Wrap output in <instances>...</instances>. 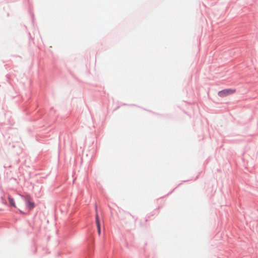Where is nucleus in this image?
Returning a JSON list of instances; mask_svg holds the SVG:
<instances>
[{"label":"nucleus","instance_id":"obj_1","mask_svg":"<svg viewBox=\"0 0 258 258\" xmlns=\"http://www.w3.org/2000/svg\"><path fill=\"white\" fill-rule=\"evenodd\" d=\"M236 90L235 89H224L218 92V95L221 97H225L228 95L232 94L235 93Z\"/></svg>","mask_w":258,"mask_h":258},{"label":"nucleus","instance_id":"obj_2","mask_svg":"<svg viewBox=\"0 0 258 258\" xmlns=\"http://www.w3.org/2000/svg\"><path fill=\"white\" fill-rule=\"evenodd\" d=\"M25 200L27 202V206L28 207L29 210L33 209L34 207V203L30 201V197L29 196L25 197Z\"/></svg>","mask_w":258,"mask_h":258},{"label":"nucleus","instance_id":"obj_3","mask_svg":"<svg viewBox=\"0 0 258 258\" xmlns=\"http://www.w3.org/2000/svg\"><path fill=\"white\" fill-rule=\"evenodd\" d=\"M95 219H96V223L97 227H99V226H101L100 225V222L99 216H98V213H97V208H96Z\"/></svg>","mask_w":258,"mask_h":258},{"label":"nucleus","instance_id":"obj_4","mask_svg":"<svg viewBox=\"0 0 258 258\" xmlns=\"http://www.w3.org/2000/svg\"><path fill=\"white\" fill-rule=\"evenodd\" d=\"M8 200H9V203H10V204L16 208V204H15V201H14V200L10 196H9L8 197Z\"/></svg>","mask_w":258,"mask_h":258},{"label":"nucleus","instance_id":"obj_5","mask_svg":"<svg viewBox=\"0 0 258 258\" xmlns=\"http://www.w3.org/2000/svg\"><path fill=\"white\" fill-rule=\"evenodd\" d=\"M97 227L98 233L100 235V233H101V226H99V227Z\"/></svg>","mask_w":258,"mask_h":258}]
</instances>
